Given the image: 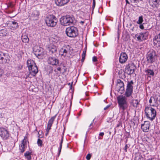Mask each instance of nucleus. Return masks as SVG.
I'll return each instance as SVG.
<instances>
[{
	"label": "nucleus",
	"instance_id": "27",
	"mask_svg": "<svg viewBox=\"0 0 160 160\" xmlns=\"http://www.w3.org/2000/svg\"><path fill=\"white\" fill-rule=\"evenodd\" d=\"M7 34L6 29L4 28L0 30V38L6 36Z\"/></svg>",
	"mask_w": 160,
	"mask_h": 160
},
{
	"label": "nucleus",
	"instance_id": "53",
	"mask_svg": "<svg viewBox=\"0 0 160 160\" xmlns=\"http://www.w3.org/2000/svg\"><path fill=\"white\" fill-rule=\"evenodd\" d=\"M84 23V21H81L80 22V23L81 24H82Z\"/></svg>",
	"mask_w": 160,
	"mask_h": 160
},
{
	"label": "nucleus",
	"instance_id": "42",
	"mask_svg": "<svg viewBox=\"0 0 160 160\" xmlns=\"http://www.w3.org/2000/svg\"><path fill=\"white\" fill-rule=\"evenodd\" d=\"M152 98H151L149 100V102L150 103V106H155V104H152Z\"/></svg>",
	"mask_w": 160,
	"mask_h": 160
},
{
	"label": "nucleus",
	"instance_id": "7",
	"mask_svg": "<svg viewBox=\"0 0 160 160\" xmlns=\"http://www.w3.org/2000/svg\"><path fill=\"white\" fill-rule=\"evenodd\" d=\"M9 57L8 54L0 52V63H8L9 61Z\"/></svg>",
	"mask_w": 160,
	"mask_h": 160
},
{
	"label": "nucleus",
	"instance_id": "30",
	"mask_svg": "<svg viewBox=\"0 0 160 160\" xmlns=\"http://www.w3.org/2000/svg\"><path fill=\"white\" fill-rule=\"evenodd\" d=\"M57 115H55L54 116L52 117L49 120L48 125L50 126H52L53 122L56 117Z\"/></svg>",
	"mask_w": 160,
	"mask_h": 160
},
{
	"label": "nucleus",
	"instance_id": "60",
	"mask_svg": "<svg viewBox=\"0 0 160 160\" xmlns=\"http://www.w3.org/2000/svg\"><path fill=\"white\" fill-rule=\"evenodd\" d=\"M127 141H128V140H126V142H125V143H127Z\"/></svg>",
	"mask_w": 160,
	"mask_h": 160
},
{
	"label": "nucleus",
	"instance_id": "51",
	"mask_svg": "<svg viewBox=\"0 0 160 160\" xmlns=\"http://www.w3.org/2000/svg\"><path fill=\"white\" fill-rule=\"evenodd\" d=\"M139 28L141 29H143L144 28V26L143 24H140Z\"/></svg>",
	"mask_w": 160,
	"mask_h": 160
},
{
	"label": "nucleus",
	"instance_id": "15",
	"mask_svg": "<svg viewBox=\"0 0 160 160\" xmlns=\"http://www.w3.org/2000/svg\"><path fill=\"white\" fill-rule=\"evenodd\" d=\"M149 122L148 121H144V123L141 125V129L145 132H148L149 130Z\"/></svg>",
	"mask_w": 160,
	"mask_h": 160
},
{
	"label": "nucleus",
	"instance_id": "55",
	"mask_svg": "<svg viewBox=\"0 0 160 160\" xmlns=\"http://www.w3.org/2000/svg\"><path fill=\"white\" fill-rule=\"evenodd\" d=\"M92 123H93V122H92L90 124V126H89V128H90V129H91V128H91V126H92Z\"/></svg>",
	"mask_w": 160,
	"mask_h": 160
},
{
	"label": "nucleus",
	"instance_id": "33",
	"mask_svg": "<svg viewBox=\"0 0 160 160\" xmlns=\"http://www.w3.org/2000/svg\"><path fill=\"white\" fill-rule=\"evenodd\" d=\"M86 49L85 50H84L83 51L82 53V59L81 61L82 62H83L85 59V57L86 56Z\"/></svg>",
	"mask_w": 160,
	"mask_h": 160
},
{
	"label": "nucleus",
	"instance_id": "32",
	"mask_svg": "<svg viewBox=\"0 0 160 160\" xmlns=\"http://www.w3.org/2000/svg\"><path fill=\"white\" fill-rule=\"evenodd\" d=\"M135 37L137 38L138 41L139 42L142 41V35L141 33H137L135 35Z\"/></svg>",
	"mask_w": 160,
	"mask_h": 160
},
{
	"label": "nucleus",
	"instance_id": "23",
	"mask_svg": "<svg viewBox=\"0 0 160 160\" xmlns=\"http://www.w3.org/2000/svg\"><path fill=\"white\" fill-rule=\"evenodd\" d=\"M140 101L138 99H132L131 101V104L134 107L137 108L139 104Z\"/></svg>",
	"mask_w": 160,
	"mask_h": 160
},
{
	"label": "nucleus",
	"instance_id": "45",
	"mask_svg": "<svg viewBox=\"0 0 160 160\" xmlns=\"http://www.w3.org/2000/svg\"><path fill=\"white\" fill-rule=\"evenodd\" d=\"M91 157L90 154H88L86 156V158L87 160H89L90 159Z\"/></svg>",
	"mask_w": 160,
	"mask_h": 160
},
{
	"label": "nucleus",
	"instance_id": "6",
	"mask_svg": "<svg viewBox=\"0 0 160 160\" xmlns=\"http://www.w3.org/2000/svg\"><path fill=\"white\" fill-rule=\"evenodd\" d=\"M156 54L155 51L153 50H150L146 55V58L148 63H152L156 60Z\"/></svg>",
	"mask_w": 160,
	"mask_h": 160
},
{
	"label": "nucleus",
	"instance_id": "56",
	"mask_svg": "<svg viewBox=\"0 0 160 160\" xmlns=\"http://www.w3.org/2000/svg\"><path fill=\"white\" fill-rule=\"evenodd\" d=\"M48 132H47L46 133V136H47V135L48 134Z\"/></svg>",
	"mask_w": 160,
	"mask_h": 160
},
{
	"label": "nucleus",
	"instance_id": "43",
	"mask_svg": "<svg viewBox=\"0 0 160 160\" xmlns=\"http://www.w3.org/2000/svg\"><path fill=\"white\" fill-rule=\"evenodd\" d=\"M122 124V122L121 121H118V123L116 127L118 128L120 126H121Z\"/></svg>",
	"mask_w": 160,
	"mask_h": 160
},
{
	"label": "nucleus",
	"instance_id": "12",
	"mask_svg": "<svg viewBox=\"0 0 160 160\" xmlns=\"http://www.w3.org/2000/svg\"><path fill=\"white\" fill-rule=\"evenodd\" d=\"M48 62L49 64L52 65H58L59 63L58 60L52 57H49L48 60Z\"/></svg>",
	"mask_w": 160,
	"mask_h": 160
},
{
	"label": "nucleus",
	"instance_id": "44",
	"mask_svg": "<svg viewBox=\"0 0 160 160\" xmlns=\"http://www.w3.org/2000/svg\"><path fill=\"white\" fill-rule=\"evenodd\" d=\"M4 74L3 70L1 68H0V77H1Z\"/></svg>",
	"mask_w": 160,
	"mask_h": 160
},
{
	"label": "nucleus",
	"instance_id": "11",
	"mask_svg": "<svg viewBox=\"0 0 160 160\" xmlns=\"http://www.w3.org/2000/svg\"><path fill=\"white\" fill-rule=\"evenodd\" d=\"M40 15L39 12L37 10H34L31 15L30 18L33 20H38Z\"/></svg>",
	"mask_w": 160,
	"mask_h": 160
},
{
	"label": "nucleus",
	"instance_id": "47",
	"mask_svg": "<svg viewBox=\"0 0 160 160\" xmlns=\"http://www.w3.org/2000/svg\"><path fill=\"white\" fill-rule=\"evenodd\" d=\"M92 61L93 62H96L97 61V58L96 56H93L92 58Z\"/></svg>",
	"mask_w": 160,
	"mask_h": 160
},
{
	"label": "nucleus",
	"instance_id": "17",
	"mask_svg": "<svg viewBox=\"0 0 160 160\" xmlns=\"http://www.w3.org/2000/svg\"><path fill=\"white\" fill-rule=\"evenodd\" d=\"M29 71L30 75L32 76H35L36 74L38 72V69L36 65L31 68L28 69Z\"/></svg>",
	"mask_w": 160,
	"mask_h": 160
},
{
	"label": "nucleus",
	"instance_id": "28",
	"mask_svg": "<svg viewBox=\"0 0 160 160\" xmlns=\"http://www.w3.org/2000/svg\"><path fill=\"white\" fill-rule=\"evenodd\" d=\"M21 38L22 42L25 43H28L29 41V38L28 36L22 35V36Z\"/></svg>",
	"mask_w": 160,
	"mask_h": 160
},
{
	"label": "nucleus",
	"instance_id": "10",
	"mask_svg": "<svg viewBox=\"0 0 160 160\" xmlns=\"http://www.w3.org/2000/svg\"><path fill=\"white\" fill-rule=\"evenodd\" d=\"M68 51V49L66 46H63L62 48H61L59 51V54L61 56H63L65 57Z\"/></svg>",
	"mask_w": 160,
	"mask_h": 160
},
{
	"label": "nucleus",
	"instance_id": "24",
	"mask_svg": "<svg viewBox=\"0 0 160 160\" xmlns=\"http://www.w3.org/2000/svg\"><path fill=\"white\" fill-rule=\"evenodd\" d=\"M133 90L126 88L124 93L125 96L126 97H129L131 96Z\"/></svg>",
	"mask_w": 160,
	"mask_h": 160
},
{
	"label": "nucleus",
	"instance_id": "49",
	"mask_svg": "<svg viewBox=\"0 0 160 160\" xmlns=\"http://www.w3.org/2000/svg\"><path fill=\"white\" fill-rule=\"evenodd\" d=\"M95 6V0H93V4L92 6V8L94 9Z\"/></svg>",
	"mask_w": 160,
	"mask_h": 160
},
{
	"label": "nucleus",
	"instance_id": "41",
	"mask_svg": "<svg viewBox=\"0 0 160 160\" xmlns=\"http://www.w3.org/2000/svg\"><path fill=\"white\" fill-rule=\"evenodd\" d=\"M130 145H128L127 144H126L124 148V150L125 151V152H127V149L128 148H129L130 147Z\"/></svg>",
	"mask_w": 160,
	"mask_h": 160
},
{
	"label": "nucleus",
	"instance_id": "46",
	"mask_svg": "<svg viewBox=\"0 0 160 160\" xmlns=\"http://www.w3.org/2000/svg\"><path fill=\"white\" fill-rule=\"evenodd\" d=\"M52 126H50L48 125H47V128L46 129L47 132H49L50 129H51V127Z\"/></svg>",
	"mask_w": 160,
	"mask_h": 160
},
{
	"label": "nucleus",
	"instance_id": "29",
	"mask_svg": "<svg viewBox=\"0 0 160 160\" xmlns=\"http://www.w3.org/2000/svg\"><path fill=\"white\" fill-rule=\"evenodd\" d=\"M123 86H124V84L123 82L120 79H118L117 80V88H118Z\"/></svg>",
	"mask_w": 160,
	"mask_h": 160
},
{
	"label": "nucleus",
	"instance_id": "2",
	"mask_svg": "<svg viewBox=\"0 0 160 160\" xmlns=\"http://www.w3.org/2000/svg\"><path fill=\"white\" fill-rule=\"evenodd\" d=\"M74 19L69 15L63 16L60 19L61 24L63 26L70 25L74 23Z\"/></svg>",
	"mask_w": 160,
	"mask_h": 160
},
{
	"label": "nucleus",
	"instance_id": "58",
	"mask_svg": "<svg viewBox=\"0 0 160 160\" xmlns=\"http://www.w3.org/2000/svg\"><path fill=\"white\" fill-rule=\"evenodd\" d=\"M158 16L159 18H160V12L159 13V15H158Z\"/></svg>",
	"mask_w": 160,
	"mask_h": 160
},
{
	"label": "nucleus",
	"instance_id": "21",
	"mask_svg": "<svg viewBox=\"0 0 160 160\" xmlns=\"http://www.w3.org/2000/svg\"><path fill=\"white\" fill-rule=\"evenodd\" d=\"M27 65L28 69L36 65L34 61L31 59L27 60Z\"/></svg>",
	"mask_w": 160,
	"mask_h": 160
},
{
	"label": "nucleus",
	"instance_id": "19",
	"mask_svg": "<svg viewBox=\"0 0 160 160\" xmlns=\"http://www.w3.org/2000/svg\"><path fill=\"white\" fill-rule=\"evenodd\" d=\"M69 2V0H55L56 4L59 6H63L67 4Z\"/></svg>",
	"mask_w": 160,
	"mask_h": 160
},
{
	"label": "nucleus",
	"instance_id": "9",
	"mask_svg": "<svg viewBox=\"0 0 160 160\" xmlns=\"http://www.w3.org/2000/svg\"><path fill=\"white\" fill-rule=\"evenodd\" d=\"M9 136V132L6 129L3 128H0V136L3 139H7Z\"/></svg>",
	"mask_w": 160,
	"mask_h": 160
},
{
	"label": "nucleus",
	"instance_id": "14",
	"mask_svg": "<svg viewBox=\"0 0 160 160\" xmlns=\"http://www.w3.org/2000/svg\"><path fill=\"white\" fill-rule=\"evenodd\" d=\"M128 58V57L125 52H122L121 53L119 58V62L121 63H123L125 62Z\"/></svg>",
	"mask_w": 160,
	"mask_h": 160
},
{
	"label": "nucleus",
	"instance_id": "4",
	"mask_svg": "<svg viewBox=\"0 0 160 160\" xmlns=\"http://www.w3.org/2000/svg\"><path fill=\"white\" fill-rule=\"evenodd\" d=\"M65 32L67 36L71 38L76 37L78 34V28L74 26L67 28Z\"/></svg>",
	"mask_w": 160,
	"mask_h": 160
},
{
	"label": "nucleus",
	"instance_id": "3",
	"mask_svg": "<svg viewBox=\"0 0 160 160\" xmlns=\"http://www.w3.org/2000/svg\"><path fill=\"white\" fill-rule=\"evenodd\" d=\"M145 112L146 116L150 120L152 121L155 119L156 115V110L151 107H146Z\"/></svg>",
	"mask_w": 160,
	"mask_h": 160
},
{
	"label": "nucleus",
	"instance_id": "31",
	"mask_svg": "<svg viewBox=\"0 0 160 160\" xmlns=\"http://www.w3.org/2000/svg\"><path fill=\"white\" fill-rule=\"evenodd\" d=\"M142 35V41L143 40H146L147 39V38L148 35V32H142L141 33Z\"/></svg>",
	"mask_w": 160,
	"mask_h": 160
},
{
	"label": "nucleus",
	"instance_id": "38",
	"mask_svg": "<svg viewBox=\"0 0 160 160\" xmlns=\"http://www.w3.org/2000/svg\"><path fill=\"white\" fill-rule=\"evenodd\" d=\"M37 143L38 146L41 147L42 146V141L40 138L38 139Z\"/></svg>",
	"mask_w": 160,
	"mask_h": 160
},
{
	"label": "nucleus",
	"instance_id": "34",
	"mask_svg": "<svg viewBox=\"0 0 160 160\" xmlns=\"http://www.w3.org/2000/svg\"><path fill=\"white\" fill-rule=\"evenodd\" d=\"M11 25L12 28L15 29L17 28L18 27V23L15 21L12 22Z\"/></svg>",
	"mask_w": 160,
	"mask_h": 160
},
{
	"label": "nucleus",
	"instance_id": "22",
	"mask_svg": "<svg viewBox=\"0 0 160 160\" xmlns=\"http://www.w3.org/2000/svg\"><path fill=\"white\" fill-rule=\"evenodd\" d=\"M27 65L28 69L36 65L34 61L31 59L27 60Z\"/></svg>",
	"mask_w": 160,
	"mask_h": 160
},
{
	"label": "nucleus",
	"instance_id": "18",
	"mask_svg": "<svg viewBox=\"0 0 160 160\" xmlns=\"http://www.w3.org/2000/svg\"><path fill=\"white\" fill-rule=\"evenodd\" d=\"M153 69H150L147 68L145 70V75L147 76L148 77H149L151 78L153 77L155 74L154 71Z\"/></svg>",
	"mask_w": 160,
	"mask_h": 160
},
{
	"label": "nucleus",
	"instance_id": "5",
	"mask_svg": "<svg viewBox=\"0 0 160 160\" xmlns=\"http://www.w3.org/2000/svg\"><path fill=\"white\" fill-rule=\"evenodd\" d=\"M45 22L48 26L54 27L56 25L58 20L55 16L50 15L47 16L45 19Z\"/></svg>",
	"mask_w": 160,
	"mask_h": 160
},
{
	"label": "nucleus",
	"instance_id": "25",
	"mask_svg": "<svg viewBox=\"0 0 160 160\" xmlns=\"http://www.w3.org/2000/svg\"><path fill=\"white\" fill-rule=\"evenodd\" d=\"M133 84L134 83L132 80H131L130 82L128 81L126 88L133 90Z\"/></svg>",
	"mask_w": 160,
	"mask_h": 160
},
{
	"label": "nucleus",
	"instance_id": "40",
	"mask_svg": "<svg viewBox=\"0 0 160 160\" xmlns=\"http://www.w3.org/2000/svg\"><path fill=\"white\" fill-rule=\"evenodd\" d=\"M42 52L40 50H37L36 52V55L38 56H40L41 55H42Z\"/></svg>",
	"mask_w": 160,
	"mask_h": 160
},
{
	"label": "nucleus",
	"instance_id": "48",
	"mask_svg": "<svg viewBox=\"0 0 160 160\" xmlns=\"http://www.w3.org/2000/svg\"><path fill=\"white\" fill-rule=\"evenodd\" d=\"M61 68H60V67H58L57 68H56L54 70V71L55 72H57V70H58V71H60V72H61Z\"/></svg>",
	"mask_w": 160,
	"mask_h": 160
},
{
	"label": "nucleus",
	"instance_id": "35",
	"mask_svg": "<svg viewBox=\"0 0 160 160\" xmlns=\"http://www.w3.org/2000/svg\"><path fill=\"white\" fill-rule=\"evenodd\" d=\"M143 21V16H141L139 17L138 20L137 22V23L138 24H142Z\"/></svg>",
	"mask_w": 160,
	"mask_h": 160
},
{
	"label": "nucleus",
	"instance_id": "26",
	"mask_svg": "<svg viewBox=\"0 0 160 160\" xmlns=\"http://www.w3.org/2000/svg\"><path fill=\"white\" fill-rule=\"evenodd\" d=\"M32 152L29 151H27L24 153V155L25 157L27 160H31V155Z\"/></svg>",
	"mask_w": 160,
	"mask_h": 160
},
{
	"label": "nucleus",
	"instance_id": "20",
	"mask_svg": "<svg viewBox=\"0 0 160 160\" xmlns=\"http://www.w3.org/2000/svg\"><path fill=\"white\" fill-rule=\"evenodd\" d=\"M48 50L50 53L53 54L57 51V48L55 46L52 45L48 47Z\"/></svg>",
	"mask_w": 160,
	"mask_h": 160
},
{
	"label": "nucleus",
	"instance_id": "1",
	"mask_svg": "<svg viewBox=\"0 0 160 160\" xmlns=\"http://www.w3.org/2000/svg\"><path fill=\"white\" fill-rule=\"evenodd\" d=\"M117 100L120 110L123 112L128 107L127 98L123 95H120L117 97Z\"/></svg>",
	"mask_w": 160,
	"mask_h": 160
},
{
	"label": "nucleus",
	"instance_id": "36",
	"mask_svg": "<svg viewBox=\"0 0 160 160\" xmlns=\"http://www.w3.org/2000/svg\"><path fill=\"white\" fill-rule=\"evenodd\" d=\"M159 0H151V2L153 3V5L157 7L159 2Z\"/></svg>",
	"mask_w": 160,
	"mask_h": 160
},
{
	"label": "nucleus",
	"instance_id": "57",
	"mask_svg": "<svg viewBox=\"0 0 160 160\" xmlns=\"http://www.w3.org/2000/svg\"><path fill=\"white\" fill-rule=\"evenodd\" d=\"M95 119V118L93 119V120H92V122H93H93H94V120Z\"/></svg>",
	"mask_w": 160,
	"mask_h": 160
},
{
	"label": "nucleus",
	"instance_id": "13",
	"mask_svg": "<svg viewBox=\"0 0 160 160\" xmlns=\"http://www.w3.org/2000/svg\"><path fill=\"white\" fill-rule=\"evenodd\" d=\"M153 44L154 46L160 48V33L156 35L153 38Z\"/></svg>",
	"mask_w": 160,
	"mask_h": 160
},
{
	"label": "nucleus",
	"instance_id": "39",
	"mask_svg": "<svg viewBox=\"0 0 160 160\" xmlns=\"http://www.w3.org/2000/svg\"><path fill=\"white\" fill-rule=\"evenodd\" d=\"M118 89V91L120 93H123L124 91V86Z\"/></svg>",
	"mask_w": 160,
	"mask_h": 160
},
{
	"label": "nucleus",
	"instance_id": "59",
	"mask_svg": "<svg viewBox=\"0 0 160 160\" xmlns=\"http://www.w3.org/2000/svg\"><path fill=\"white\" fill-rule=\"evenodd\" d=\"M80 115H81V114H80V113H79L78 114V115H79V116H80Z\"/></svg>",
	"mask_w": 160,
	"mask_h": 160
},
{
	"label": "nucleus",
	"instance_id": "50",
	"mask_svg": "<svg viewBox=\"0 0 160 160\" xmlns=\"http://www.w3.org/2000/svg\"><path fill=\"white\" fill-rule=\"evenodd\" d=\"M110 105H107L106 107H105V108H104V110H106L107 109H108L110 107Z\"/></svg>",
	"mask_w": 160,
	"mask_h": 160
},
{
	"label": "nucleus",
	"instance_id": "8",
	"mask_svg": "<svg viewBox=\"0 0 160 160\" xmlns=\"http://www.w3.org/2000/svg\"><path fill=\"white\" fill-rule=\"evenodd\" d=\"M136 67L134 63H129L125 68L126 72L128 75H131L134 72Z\"/></svg>",
	"mask_w": 160,
	"mask_h": 160
},
{
	"label": "nucleus",
	"instance_id": "54",
	"mask_svg": "<svg viewBox=\"0 0 160 160\" xmlns=\"http://www.w3.org/2000/svg\"><path fill=\"white\" fill-rule=\"evenodd\" d=\"M134 1V2H139V1L138 0H133Z\"/></svg>",
	"mask_w": 160,
	"mask_h": 160
},
{
	"label": "nucleus",
	"instance_id": "16",
	"mask_svg": "<svg viewBox=\"0 0 160 160\" xmlns=\"http://www.w3.org/2000/svg\"><path fill=\"white\" fill-rule=\"evenodd\" d=\"M26 140L24 138L22 141L21 144L19 145V150L21 153L24 152L27 148Z\"/></svg>",
	"mask_w": 160,
	"mask_h": 160
},
{
	"label": "nucleus",
	"instance_id": "61",
	"mask_svg": "<svg viewBox=\"0 0 160 160\" xmlns=\"http://www.w3.org/2000/svg\"><path fill=\"white\" fill-rule=\"evenodd\" d=\"M38 137L39 138H40V135H39V136H38Z\"/></svg>",
	"mask_w": 160,
	"mask_h": 160
},
{
	"label": "nucleus",
	"instance_id": "37",
	"mask_svg": "<svg viewBox=\"0 0 160 160\" xmlns=\"http://www.w3.org/2000/svg\"><path fill=\"white\" fill-rule=\"evenodd\" d=\"M63 137L62 136V138L61 142L60 143V146H59V152H58L59 154H60L61 151V149L62 148V143L63 142Z\"/></svg>",
	"mask_w": 160,
	"mask_h": 160
},
{
	"label": "nucleus",
	"instance_id": "52",
	"mask_svg": "<svg viewBox=\"0 0 160 160\" xmlns=\"http://www.w3.org/2000/svg\"><path fill=\"white\" fill-rule=\"evenodd\" d=\"M104 134V133L103 132H100L99 134V135L101 136H103Z\"/></svg>",
	"mask_w": 160,
	"mask_h": 160
}]
</instances>
